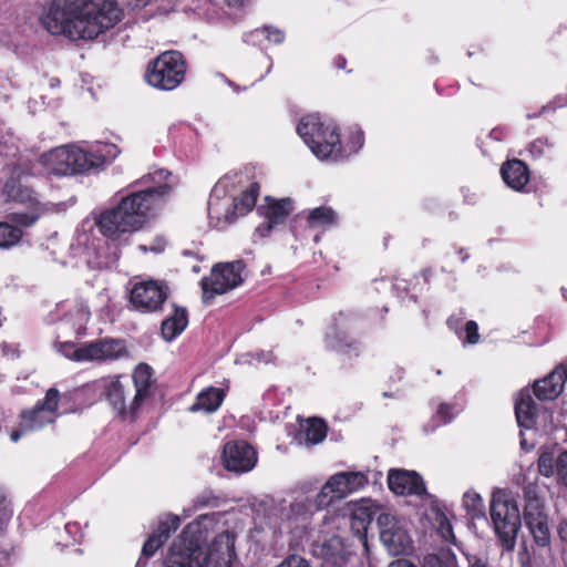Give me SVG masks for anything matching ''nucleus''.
<instances>
[{
	"label": "nucleus",
	"mask_w": 567,
	"mask_h": 567,
	"mask_svg": "<svg viewBox=\"0 0 567 567\" xmlns=\"http://www.w3.org/2000/svg\"><path fill=\"white\" fill-rule=\"evenodd\" d=\"M137 184L145 186V189L131 193L122 197L116 206L85 218L76 229L72 249L83 257L90 267H110L117 258L104 254L106 241L96 235L95 228L111 240H117L125 234L138 230L156 206L176 186L172 174L162 168L144 175Z\"/></svg>",
	"instance_id": "nucleus-1"
},
{
	"label": "nucleus",
	"mask_w": 567,
	"mask_h": 567,
	"mask_svg": "<svg viewBox=\"0 0 567 567\" xmlns=\"http://www.w3.org/2000/svg\"><path fill=\"white\" fill-rule=\"evenodd\" d=\"M368 482L369 478L364 472H338L327 480L313 499L301 497L289 504L282 501L272 506L268 524L275 533H289L295 538L302 539L308 533V522L315 511L348 497L363 488Z\"/></svg>",
	"instance_id": "nucleus-2"
},
{
	"label": "nucleus",
	"mask_w": 567,
	"mask_h": 567,
	"mask_svg": "<svg viewBox=\"0 0 567 567\" xmlns=\"http://www.w3.org/2000/svg\"><path fill=\"white\" fill-rule=\"evenodd\" d=\"M218 514H204L189 523L168 547L164 567H231L235 559V535L218 534L206 547L204 540Z\"/></svg>",
	"instance_id": "nucleus-3"
},
{
	"label": "nucleus",
	"mask_w": 567,
	"mask_h": 567,
	"mask_svg": "<svg viewBox=\"0 0 567 567\" xmlns=\"http://www.w3.org/2000/svg\"><path fill=\"white\" fill-rule=\"evenodd\" d=\"M123 16L116 0H53L41 22L50 35H101Z\"/></svg>",
	"instance_id": "nucleus-4"
},
{
	"label": "nucleus",
	"mask_w": 567,
	"mask_h": 567,
	"mask_svg": "<svg viewBox=\"0 0 567 567\" xmlns=\"http://www.w3.org/2000/svg\"><path fill=\"white\" fill-rule=\"evenodd\" d=\"M297 133L320 161H343L357 154L364 144V135L360 128L351 127L341 136L333 121L318 114L301 117Z\"/></svg>",
	"instance_id": "nucleus-5"
},
{
	"label": "nucleus",
	"mask_w": 567,
	"mask_h": 567,
	"mask_svg": "<svg viewBox=\"0 0 567 567\" xmlns=\"http://www.w3.org/2000/svg\"><path fill=\"white\" fill-rule=\"evenodd\" d=\"M116 154L117 151L113 144L99 143L89 150L70 144L43 153L39 158V164L48 174L75 175L102 168Z\"/></svg>",
	"instance_id": "nucleus-6"
},
{
	"label": "nucleus",
	"mask_w": 567,
	"mask_h": 567,
	"mask_svg": "<svg viewBox=\"0 0 567 567\" xmlns=\"http://www.w3.org/2000/svg\"><path fill=\"white\" fill-rule=\"evenodd\" d=\"M152 368L146 363H140L133 371L132 380L135 393L131 395V386L122 377H109L96 382L113 411L122 419H134L145 400L150 398L153 385Z\"/></svg>",
	"instance_id": "nucleus-7"
},
{
	"label": "nucleus",
	"mask_w": 567,
	"mask_h": 567,
	"mask_svg": "<svg viewBox=\"0 0 567 567\" xmlns=\"http://www.w3.org/2000/svg\"><path fill=\"white\" fill-rule=\"evenodd\" d=\"M11 177L4 185V194L9 200L17 202L27 207L25 212H17L11 215V220L19 226L30 227L42 216L53 213L56 206L39 200L37 193L22 183V178L40 173L29 156L19 154L11 164Z\"/></svg>",
	"instance_id": "nucleus-8"
},
{
	"label": "nucleus",
	"mask_w": 567,
	"mask_h": 567,
	"mask_svg": "<svg viewBox=\"0 0 567 567\" xmlns=\"http://www.w3.org/2000/svg\"><path fill=\"white\" fill-rule=\"evenodd\" d=\"M258 186L252 184L249 189L240 192L233 177L220 178L212 189L208 199L209 224L216 229H224L238 216L250 212L256 204Z\"/></svg>",
	"instance_id": "nucleus-9"
},
{
	"label": "nucleus",
	"mask_w": 567,
	"mask_h": 567,
	"mask_svg": "<svg viewBox=\"0 0 567 567\" xmlns=\"http://www.w3.org/2000/svg\"><path fill=\"white\" fill-rule=\"evenodd\" d=\"M489 516L494 533L505 551H513L522 526L520 512L513 494L503 488L493 492Z\"/></svg>",
	"instance_id": "nucleus-10"
},
{
	"label": "nucleus",
	"mask_w": 567,
	"mask_h": 567,
	"mask_svg": "<svg viewBox=\"0 0 567 567\" xmlns=\"http://www.w3.org/2000/svg\"><path fill=\"white\" fill-rule=\"evenodd\" d=\"M186 63L178 51H166L150 61L146 82L158 90L172 91L178 87L185 79Z\"/></svg>",
	"instance_id": "nucleus-11"
},
{
	"label": "nucleus",
	"mask_w": 567,
	"mask_h": 567,
	"mask_svg": "<svg viewBox=\"0 0 567 567\" xmlns=\"http://www.w3.org/2000/svg\"><path fill=\"white\" fill-rule=\"evenodd\" d=\"M59 391L51 388L42 401H39L32 409L22 411L19 427L10 433V440L17 443L24 434L52 424L59 416Z\"/></svg>",
	"instance_id": "nucleus-12"
},
{
	"label": "nucleus",
	"mask_w": 567,
	"mask_h": 567,
	"mask_svg": "<svg viewBox=\"0 0 567 567\" xmlns=\"http://www.w3.org/2000/svg\"><path fill=\"white\" fill-rule=\"evenodd\" d=\"M244 270L245 264L241 260L215 265L209 276L204 277L200 282L204 302L240 286L244 281Z\"/></svg>",
	"instance_id": "nucleus-13"
},
{
	"label": "nucleus",
	"mask_w": 567,
	"mask_h": 567,
	"mask_svg": "<svg viewBox=\"0 0 567 567\" xmlns=\"http://www.w3.org/2000/svg\"><path fill=\"white\" fill-rule=\"evenodd\" d=\"M517 483L523 486L526 496V505L524 508V523L529 530L534 543L544 549L550 550V529L548 517L544 511L543 503L536 497L535 486L533 484L525 485V478Z\"/></svg>",
	"instance_id": "nucleus-14"
},
{
	"label": "nucleus",
	"mask_w": 567,
	"mask_h": 567,
	"mask_svg": "<svg viewBox=\"0 0 567 567\" xmlns=\"http://www.w3.org/2000/svg\"><path fill=\"white\" fill-rule=\"evenodd\" d=\"M167 296V286L163 281L143 280L133 285L130 291V302L135 310L152 313L161 310Z\"/></svg>",
	"instance_id": "nucleus-15"
},
{
	"label": "nucleus",
	"mask_w": 567,
	"mask_h": 567,
	"mask_svg": "<svg viewBox=\"0 0 567 567\" xmlns=\"http://www.w3.org/2000/svg\"><path fill=\"white\" fill-rule=\"evenodd\" d=\"M377 523L380 528V540L391 555L399 556L411 550V538L395 517L388 513H380Z\"/></svg>",
	"instance_id": "nucleus-16"
},
{
	"label": "nucleus",
	"mask_w": 567,
	"mask_h": 567,
	"mask_svg": "<svg viewBox=\"0 0 567 567\" xmlns=\"http://www.w3.org/2000/svg\"><path fill=\"white\" fill-rule=\"evenodd\" d=\"M221 458L227 471L246 473L255 467L257 453L244 441H231L225 444Z\"/></svg>",
	"instance_id": "nucleus-17"
},
{
	"label": "nucleus",
	"mask_w": 567,
	"mask_h": 567,
	"mask_svg": "<svg viewBox=\"0 0 567 567\" xmlns=\"http://www.w3.org/2000/svg\"><path fill=\"white\" fill-rule=\"evenodd\" d=\"M82 354L84 361H113L124 358L127 350L122 340L106 338L83 343Z\"/></svg>",
	"instance_id": "nucleus-18"
},
{
	"label": "nucleus",
	"mask_w": 567,
	"mask_h": 567,
	"mask_svg": "<svg viewBox=\"0 0 567 567\" xmlns=\"http://www.w3.org/2000/svg\"><path fill=\"white\" fill-rule=\"evenodd\" d=\"M388 485L396 495L423 496L426 494L423 478L414 471L391 470L388 475Z\"/></svg>",
	"instance_id": "nucleus-19"
},
{
	"label": "nucleus",
	"mask_w": 567,
	"mask_h": 567,
	"mask_svg": "<svg viewBox=\"0 0 567 567\" xmlns=\"http://www.w3.org/2000/svg\"><path fill=\"white\" fill-rule=\"evenodd\" d=\"M515 415L520 427V445L524 450H532L533 444H527L523 430H533L538 424L539 413L537 404L529 392H519L515 401Z\"/></svg>",
	"instance_id": "nucleus-20"
},
{
	"label": "nucleus",
	"mask_w": 567,
	"mask_h": 567,
	"mask_svg": "<svg viewBox=\"0 0 567 567\" xmlns=\"http://www.w3.org/2000/svg\"><path fill=\"white\" fill-rule=\"evenodd\" d=\"M350 525L354 534L359 536L363 545L367 546V530L372 518L379 513L380 506L370 498H362L350 503Z\"/></svg>",
	"instance_id": "nucleus-21"
},
{
	"label": "nucleus",
	"mask_w": 567,
	"mask_h": 567,
	"mask_svg": "<svg viewBox=\"0 0 567 567\" xmlns=\"http://www.w3.org/2000/svg\"><path fill=\"white\" fill-rule=\"evenodd\" d=\"M179 525L181 518L178 515L172 513L159 515L156 529L145 542L142 554L145 557H152L167 542L171 535L178 529Z\"/></svg>",
	"instance_id": "nucleus-22"
},
{
	"label": "nucleus",
	"mask_w": 567,
	"mask_h": 567,
	"mask_svg": "<svg viewBox=\"0 0 567 567\" xmlns=\"http://www.w3.org/2000/svg\"><path fill=\"white\" fill-rule=\"evenodd\" d=\"M313 553L333 567H343L351 556V550L339 536L315 543Z\"/></svg>",
	"instance_id": "nucleus-23"
},
{
	"label": "nucleus",
	"mask_w": 567,
	"mask_h": 567,
	"mask_svg": "<svg viewBox=\"0 0 567 567\" xmlns=\"http://www.w3.org/2000/svg\"><path fill=\"white\" fill-rule=\"evenodd\" d=\"M266 205L258 208L260 214L265 217V221L257 228L262 236L269 233L275 226L282 224L293 209L290 198L274 199L266 197Z\"/></svg>",
	"instance_id": "nucleus-24"
},
{
	"label": "nucleus",
	"mask_w": 567,
	"mask_h": 567,
	"mask_svg": "<svg viewBox=\"0 0 567 567\" xmlns=\"http://www.w3.org/2000/svg\"><path fill=\"white\" fill-rule=\"evenodd\" d=\"M567 380V364H559L549 375L534 384V393L540 401L555 400Z\"/></svg>",
	"instance_id": "nucleus-25"
},
{
	"label": "nucleus",
	"mask_w": 567,
	"mask_h": 567,
	"mask_svg": "<svg viewBox=\"0 0 567 567\" xmlns=\"http://www.w3.org/2000/svg\"><path fill=\"white\" fill-rule=\"evenodd\" d=\"M501 175L505 184L514 190H523L529 181V171L520 159L507 161L502 165Z\"/></svg>",
	"instance_id": "nucleus-26"
},
{
	"label": "nucleus",
	"mask_w": 567,
	"mask_h": 567,
	"mask_svg": "<svg viewBox=\"0 0 567 567\" xmlns=\"http://www.w3.org/2000/svg\"><path fill=\"white\" fill-rule=\"evenodd\" d=\"M209 6L207 9L196 7L193 10L198 17H205L208 21L220 20L227 12L225 9H240L244 8L249 0H206Z\"/></svg>",
	"instance_id": "nucleus-27"
},
{
	"label": "nucleus",
	"mask_w": 567,
	"mask_h": 567,
	"mask_svg": "<svg viewBox=\"0 0 567 567\" xmlns=\"http://www.w3.org/2000/svg\"><path fill=\"white\" fill-rule=\"evenodd\" d=\"M225 398L219 388L209 386L198 393L195 403L189 408L192 412L213 413L218 410Z\"/></svg>",
	"instance_id": "nucleus-28"
},
{
	"label": "nucleus",
	"mask_w": 567,
	"mask_h": 567,
	"mask_svg": "<svg viewBox=\"0 0 567 567\" xmlns=\"http://www.w3.org/2000/svg\"><path fill=\"white\" fill-rule=\"evenodd\" d=\"M188 324L185 308L175 307L172 316L162 322V336L166 341L174 340Z\"/></svg>",
	"instance_id": "nucleus-29"
},
{
	"label": "nucleus",
	"mask_w": 567,
	"mask_h": 567,
	"mask_svg": "<svg viewBox=\"0 0 567 567\" xmlns=\"http://www.w3.org/2000/svg\"><path fill=\"white\" fill-rule=\"evenodd\" d=\"M90 316L91 313L89 307L85 303L80 302L74 307V309L70 313L65 315L60 326L64 327L70 324L73 332L76 336H81L85 331L86 323L90 320Z\"/></svg>",
	"instance_id": "nucleus-30"
},
{
	"label": "nucleus",
	"mask_w": 567,
	"mask_h": 567,
	"mask_svg": "<svg viewBox=\"0 0 567 567\" xmlns=\"http://www.w3.org/2000/svg\"><path fill=\"white\" fill-rule=\"evenodd\" d=\"M307 220L310 227L326 228L337 224V213L328 206H320L308 212Z\"/></svg>",
	"instance_id": "nucleus-31"
},
{
	"label": "nucleus",
	"mask_w": 567,
	"mask_h": 567,
	"mask_svg": "<svg viewBox=\"0 0 567 567\" xmlns=\"http://www.w3.org/2000/svg\"><path fill=\"white\" fill-rule=\"evenodd\" d=\"M458 413L456 405L453 403H440L435 413L431 419V432H433L439 426L449 424L453 421V419Z\"/></svg>",
	"instance_id": "nucleus-32"
},
{
	"label": "nucleus",
	"mask_w": 567,
	"mask_h": 567,
	"mask_svg": "<svg viewBox=\"0 0 567 567\" xmlns=\"http://www.w3.org/2000/svg\"><path fill=\"white\" fill-rule=\"evenodd\" d=\"M457 320L449 319V326L456 331L464 344H476L480 340L478 326L475 321H467L464 328H457Z\"/></svg>",
	"instance_id": "nucleus-33"
},
{
	"label": "nucleus",
	"mask_w": 567,
	"mask_h": 567,
	"mask_svg": "<svg viewBox=\"0 0 567 567\" xmlns=\"http://www.w3.org/2000/svg\"><path fill=\"white\" fill-rule=\"evenodd\" d=\"M463 507L472 518L483 517L485 506L482 496L475 491H467L463 495Z\"/></svg>",
	"instance_id": "nucleus-34"
},
{
	"label": "nucleus",
	"mask_w": 567,
	"mask_h": 567,
	"mask_svg": "<svg viewBox=\"0 0 567 567\" xmlns=\"http://www.w3.org/2000/svg\"><path fill=\"white\" fill-rule=\"evenodd\" d=\"M219 505V498L210 489L200 492L194 499L190 508H184L183 513L185 517L190 516L195 511L202 508H214Z\"/></svg>",
	"instance_id": "nucleus-35"
},
{
	"label": "nucleus",
	"mask_w": 567,
	"mask_h": 567,
	"mask_svg": "<svg viewBox=\"0 0 567 567\" xmlns=\"http://www.w3.org/2000/svg\"><path fill=\"white\" fill-rule=\"evenodd\" d=\"M306 441L313 445L322 442L327 435V427L320 419H310L305 426Z\"/></svg>",
	"instance_id": "nucleus-36"
},
{
	"label": "nucleus",
	"mask_w": 567,
	"mask_h": 567,
	"mask_svg": "<svg viewBox=\"0 0 567 567\" xmlns=\"http://www.w3.org/2000/svg\"><path fill=\"white\" fill-rule=\"evenodd\" d=\"M22 237L19 227H13L8 223H0V249H7L17 245Z\"/></svg>",
	"instance_id": "nucleus-37"
},
{
	"label": "nucleus",
	"mask_w": 567,
	"mask_h": 567,
	"mask_svg": "<svg viewBox=\"0 0 567 567\" xmlns=\"http://www.w3.org/2000/svg\"><path fill=\"white\" fill-rule=\"evenodd\" d=\"M556 460L557 457L553 451L542 449L537 462L539 474L545 477H551L556 473Z\"/></svg>",
	"instance_id": "nucleus-38"
},
{
	"label": "nucleus",
	"mask_w": 567,
	"mask_h": 567,
	"mask_svg": "<svg viewBox=\"0 0 567 567\" xmlns=\"http://www.w3.org/2000/svg\"><path fill=\"white\" fill-rule=\"evenodd\" d=\"M54 348L60 354H62L63 357H65L68 359H71L76 362L84 361V358H82L83 357L82 344L80 347H76L71 341H64V342L56 341L54 343Z\"/></svg>",
	"instance_id": "nucleus-39"
},
{
	"label": "nucleus",
	"mask_w": 567,
	"mask_h": 567,
	"mask_svg": "<svg viewBox=\"0 0 567 567\" xmlns=\"http://www.w3.org/2000/svg\"><path fill=\"white\" fill-rule=\"evenodd\" d=\"M327 343L332 349L348 353V348L351 347V342L349 341L348 337L343 332H338L336 328H333L328 334H327Z\"/></svg>",
	"instance_id": "nucleus-40"
},
{
	"label": "nucleus",
	"mask_w": 567,
	"mask_h": 567,
	"mask_svg": "<svg viewBox=\"0 0 567 567\" xmlns=\"http://www.w3.org/2000/svg\"><path fill=\"white\" fill-rule=\"evenodd\" d=\"M11 516L12 508L10 501L7 497L4 489L0 488V537L3 536Z\"/></svg>",
	"instance_id": "nucleus-41"
},
{
	"label": "nucleus",
	"mask_w": 567,
	"mask_h": 567,
	"mask_svg": "<svg viewBox=\"0 0 567 567\" xmlns=\"http://www.w3.org/2000/svg\"><path fill=\"white\" fill-rule=\"evenodd\" d=\"M554 147V143L548 138L539 137L533 141L528 146V152L535 158L542 157Z\"/></svg>",
	"instance_id": "nucleus-42"
},
{
	"label": "nucleus",
	"mask_w": 567,
	"mask_h": 567,
	"mask_svg": "<svg viewBox=\"0 0 567 567\" xmlns=\"http://www.w3.org/2000/svg\"><path fill=\"white\" fill-rule=\"evenodd\" d=\"M2 538V536L0 537ZM16 557L14 548L9 547V544L0 539V567H10Z\"/></svg>",
	"instance_id": "nucleus-43"
},
{
	"label": "nucleus",
	"mask_w": 567,
	"mask_h": 567,
	"mask_svg": "<svg viewBox=\"0 0 567 567\" xmlns=\"http://www.w3.org/2000/svg\"><path fill=\"white\" fill-rule=\"evenodd\" d=\"M556 474L558 481L567 486V451H563L556 460Z\"/></svg>",
	"instance_id": "nucleus-44"
},
{
	"label": "nucleus",
	"mask_w": 567,
	"mask_h": 567,
	"mask_svg": "<svg viewBox=\"0 0 567 567\" xmlns=\"http://www.w3.org/2000/svg\"><path fill=\"white\" fill-rule=\"evenodd\" d=\"M165 246H166L165 239L163 237H156L152 241V244L150 246H147V245H140L138 249L142 252L151 251V252H154V254H161V252L164 251Z\"/></svg>",
	"instance_id": "nucleus-45"
},
{
	"label": "nucleus",
	"mask_w": 567,
	"mask_h": 567,
	"mask_svg": "<svg viewBox=\"0 0 567 567\" xmlns=\"http://www.w3.org/2000/svg\"><path fill=\"white\" fill-rule=\"evenodd\" d=\"M276 567H311L309 561L299 555H290Z\"/></svg>",
	"instance_id": "nucleus-46"
},
{
	"label": "nucleus",
	"mask_w": 567,
	"mask_h": 567,
	"mask_svg": "<svg viewBox=\"0 0 567 567\" xmlns=\"http://www.w3.org/2000/svg\"><path fill=\"white\" fill-rule=\"evenodd\" d=\"M65 532L71 536L73 542H80L82 538V528L79 523H68L64 527Z\"/></svg>",
	"instance_id": "nucleus-47"
},
{
	"label": "nucleus",
	"mask_w": 567,
	"mask_h": 567,
	"mask_svg": "<svg viewBox=\"0 0 567 567\" xmlns=\"http://www.w3.org/2000/svg\"><path fill=\"white\" fill-rule=\"evenodd\" d=\"M19 355L16 347L8 343L0 344V359H14Z\"/></svg>",
	"instance_id": "nucleus-48"
},
{
	"label": "nucleus",
	"mask_w": 567,
	"mask_h": 567,
	"mask_svg": "<svg viewBox=\"0 0 567 567\" xmlns=\"http://www.w3.org/2000/svg\"><path fill=\"white\" fill-rule=\"evenodd\" d=\"M567 106V95H558L543 107L544 111H555L556 109Z\"/></svg>",
	"instance_id": "nucleus-49"
},
{
	"label": "nucleus",
	"mask_w": 567,
	"mask_h": 567,
	"mask_svg": "<svg viewBox=\"0 0 567 567\" xmlns=\"http://www.w3.org/2000/svg\"><path fill=\"white\" fill-rule=\"evenodd\" d=\"M504 131L499 127L493 128L486 136V140L482 141V144H488L487 141L501 142L504 138Z\"/></svg>",
	"instance_id": "nucleus-50"
},
{
	"label": "nucleus",
	"mask_w": 567,
	"mask_h": 567,
	"mask_svg": "<svg viewBox=\"0 0 567 567\" xmlns=\"http://www.w3.org/2000/svg\"><path fill=\"white\" fill-rule=\"evenodd\" d=\"M441 532L445 540L454 539L452 526L446 517H443V520L441 522Z\"/></svg>",
	"instance_id": "nucleus-51"
},
{
	"label": "nucleus",
	"mask_w": 567,
	"mask_h": 567,
	"mask_svg": "<svg viewBox=\"0 0 567 567\" xmlns=\"http://www.w3.org/2000/svg\"><path fill=\"white\" fill-rule=\"evenodd\" d=\"M252 357L254 360H256L257 362L269 363L272 360V354L270 352L265 351L256 352L255 354H252Z\"/></svg>",
	"instance_id": "nucleus-52"
},
{
	"label": "nucleus",
	"mask_w": 567,
	"mask_h": 567,
	"mask_svg": "<svg viewBox=\"0 0 567 567\" xmlns=\"http://www.w3.org/2000/svg\"><path fill=\"white\" fill-rule=\"evenodd\" d=\"M258 31L261 33H267V35H275V34H279V33L284 32V31L279 30L277 27L271 25V24H266V25L261 27Z\"/></svg>",
	"instance_id": "nucleus-53"
},
{
	"label": "nucleus",
	"mask_w": 567,
	"mask_h": 567,
	"mask_svg": "<svg viewBox=\"0 0 567 567\" xmlns=\"http://www.w3.org/2000/svg\"><path fill=\"white\" fill-rule=\"evenodd\" d=\"M388 567H415L406 559H396L392 561Z\"/></svg>",
	"instance_id": "nucleus-54"
},
{
	"label": "nucleus",
	"mask_w": 567,
	"mask_h": 567,
	"mask_svg": "<svg viewBox=\"0 0 567 567\" xmlns=\"http://www.w3.org/2000/svg\"><path fill=\"white\" fill-rule=\"evenodd\" d=\"M127 4L133 8H143L145 7L150 0H126Z\"/></svg>",
	"instance_id": "nucleus-55"
},
{
	"label": "nucleus",
	"mask_w": 567,
	"mask_h": 567,
	"mask_svg": "<svg viewBox=\"0 0 567 567\" xmlns=\"http://www.w3.org/2000/svg\"><path fill=\"white\" fill-rule=\"evenodd\" d=\"M559 535L561 539L567 540V524H564L559 528Z\"/></svg>",
	"instance_id": "nucleus-56"
},
{
	"label": "nucleus",
	"mask_w": 567,
	"mask_h": 567,
	"mask_svg": "<svg viewBox=\"0 0 567 567\" xmlns=\"http://www.w3.org/2000/svg\"><path fill=\"white\" fill-rule=\"evenodd\" d=\"M346 63H347V61H346V59H344V58H342V56H339V58L337 59V62H336L337 68H339V69H344V68H346Z\"/></svg>",
	"instance_id": "nucleus-57"
},
{
	"label": "nucleus",
	"mask_w": 567,
	"mask_h": 567,
	"mask_svg": "<svg viewBox=\"0 0 567 567\" xmlns=\"http://www.w3.org/2000/svg\"><path fill=\"white\" fill-rule=\"evenodd\" d=\"M0 153H2L4 156H11V153L10 152H3L0 150ZM17 154L16 153H12V156H16Z\"/></svg>",
	"instance_id": "nucleus-58"
},
{
	"label": "nucleus",
	"mask_w": 567,
	"mask_h": 567,
	"mask_svg": "<svg viewBox=\"0 0 567 567\" xmlns=\"http://www.w3.org/2000/svg\"><path fill=\"white\" fill-rule=\"evenodd\" d=\"M432 561H437V558L436 557H429V563H432Z\"/></svg>",
	"instance_id": "nucleus-59"
},
{
	"label": "nucleus",
	"mask_w": 567,
	"mask_h": 567,
	"mask_svg": "<svg viewBox=\"0 0 567 567\" xmlns=\"http://www.w3.org/2000/svg\"><path fill=\"white\" fill-rule=\"evenodd\" d=\"M468 258V255H463L461 260L464 262Z\"/></svg>",
	"instance_id": "nucleus-60"
},
{
	"label": "nucleus",
	"mask_w": 567,
	"mask_h": 567,
	"mask_svg": "<svg viewBox=\"0 0 567 567\" xmlns=\"http://www.w3.org/2000/svg\"><path fill=\"white\" fill-rule=\"evenodd\" d=\"M383 396L384 398H390V396H392V394H390L389 392H383Z\"/></svg>",
	"instance_id": "nucleus-61"
},
{
	"label": "nucleus",
	"mask_w": 567,
	"mask_h": 567,
	"mask_svg": "<svg viewBox=\"0 0 567 567\" xmlns=\"http://www.w3.org/2000/svg\"><path fill=\"white\" fill-rule=\"evenodd\" d=\"M281 42V38H275V43L279 44Z\"/></svg>",
	"instance_id": "nucleus-62"
},
{
	"label": "nucleus",
	"mask_w": 567,
	"mask_h": 567,
	"mask_svg": "<svg viewBox=\"0 0 567 567\" xmlns=\"http://www.w3.org/2000/svg\"><path fill=\"white\" fill-rule=\"evenodd\" d=\"M403 284V281H401ZM394 287H400V282L394 284Z\"/></svg>",
	"instance_id": "nucleus-63"
}]
</instances>
